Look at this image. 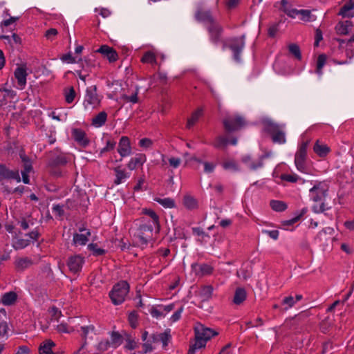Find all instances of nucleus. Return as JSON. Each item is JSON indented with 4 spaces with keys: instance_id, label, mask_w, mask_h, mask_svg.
<instances>
[{
    "instance_id": "3c124183",
    "label": "nucleus",
    "mask_w": 354,
    "mask_h": 354,
    "mask_svg": "<svg viewBox=\"0 0 354 354\" xmlns=\"http://www.w3.org/2000/svg\"><path fill=\"white\" fill-rule=\"evenodd\" d=\"M327 57L325 54H321L317 57L316 73L322 74V69L326 62Z\"/></svg>"
},
{
    "instance_id": "2eb2a0df",
    "label": "nucleus",
    "mask_w": 354,
    "mask_h": 354,
    "mask_svg": "<svg viewBox=\"0 0 354 354\" xmlns=\"http://www.w3.org/2000/svg\"><path fill=\"white\" fill-rule=\"evenodd\" d=\"M95 52L102 54L111 63L115 62L118 59L116 50L107 45H102Z\"/></svg>"
},
{
    "instance_id": "7c9ffc66",
    "label": "nucleus",
    "mask_w": 354,
    "mask_h": 354,
    "mask_svg": "<svg viewBox=\"0 0 354 354\" xmlns=\"http://www.w3.org/2000/svg\"><path fill=\"white\" fill-rule=\"evenodd\" d=\"M107 120V113L105 111H101L97 115H96L93 119H92V124L100 127L103 126Z\"/></svg>"
},
{
    "instance_id": "c756f323",
    "label": "nucleus",
    "mask_w": 354,
    "mask_h": 354,
    "mask_svg": "<svg viewBox=\"0 0 354 354\" xmlns=\"http://www.w3.org/2000/svg\"><path fill=\"white\" fill-rule=\"evenodd\" d=\"M17 299V295L13 291L5 293L1 297V302L5 306H11Z\"/></svg>"
},
{
    "instance_id": "58836bf2",
    "label": "nucleus",
    "mask_w": 354,
    "mask_h": 354,
    "mask_svg": "<svg viewBox=\"0 0 354 354\" xmlns=\"http://www.w3.org/2000/svg\"><path fill=\"white\" fill-rule=\"evenodd\" d=\"M154 201L160 204L165 208H174L176 207L175 201L171 198H155Z\"/></svg>"
},
{
    "instance_id": "f3484780",
    "label": "nucleus",
    "mask_w": 354,
    "mask_h": 354,
    "mask_svg": "<svg viewBox=\"0 0 354 354\" xmlns=\"http://www.w3.org/2000/svg\"><path fill=\"white\" fill-rule=\"evenodd\" d=\"M118 152L121 157H126L131 154L132 149L129 137H121L118 144Z\"/></svg>"
},
{
    "instance_id": "72a5a7b5",
    "label": "nucleus",
    "mask_w": 354,
    "mask_h": 354,
    "mask_svg": "<svg viewBox=\"0 0 354 354\" xmlns=\"http://www.w3.org/2000/svg\"><path fill=\"white\" fill-rule=\"evenodd\" d=\"M203 113V109L202 107L198 108L194 112L192 113L191 118L188 119L187 127L189 129L193 127L198 121L199 118Z\"/></svg>"
},
{
    "instance_id": "e433bc0d",
    "label": "nucleus",
    "mask_w": 354,
    "mask_h": 354,
    "mask_svg": "<svg viewBox=\"0 0 354 354\" xmlns=\"http://www.w3.org/2000/svg\"><path fill=\"white\" fill-rule=\"evenodd\" d=\"M81 330L82 331V334L81 335L83 343L80 348L77 351V353H80V351L84 348V346L87 344L86 337L89 331H93L95 330V327L93 325L82 326L81 327Z\"/></svg>"
},
{
    "instance_id": "9b49d317",
    "label": "nucleus",
    "mask_w": 354,
    "mask_h": 354,
    "mask_svg": "<svg viewBox=\"0 0 354 354\" xmlns=\"http://www.w3.org/2000/svg\"><path fill=\"white\" fill-rule=\"evenodd\" d=\"M15 180L17 182H21V178L18 170H10L6 165L0 164V182L3 180Z\"/></svg>"
},
{
    "instance_id": "473e14b6",
    "label": "nucleus",
    "mask_w": 354,
    "mask_h": 354,
    "mask_svg": "<svg viewBox=\"0 0 354 354\" xmlns=\"http://www.w3.org/2000/svg\"><path fill=\"white\" fill-rule=\"evenodd\" d=\"M285 13L289 16L290 17L294 18L296 15L300 14L303 16V18H309L310 17V11L308 10H297V9H292V10H285Z\"/></svg>"
},
{
    "instance_id": "9d476101",
    "label": "nucleus",
    "mask_w": 354,
    "mask_h": 354,
    "mask_svg": "<svg viewBox=\"0 0 354 354\" xmlns=\"http://www.w3.org/2000/svg\"><path fill=\"white\" fill-rule=\"evenodd\" d=\"M192 270L196 276L203 277L212 274L214 268L207 263H195L192 264Z\"/></svg>"
},
{
    "instance_id": "09e8293b",
    "label": "nucleus",
    "mask_w": 354,
    "mask_h": 354,
    "mask_svg": "<svg viewBox=\"0 0 354 354\" xmlns=\"http://www.w3.org/2000/svg\"><path fill=\"white\" fill-rule=\"evenodd\" d=\"M142 63H149L151 64H156L157 63L156 55L151 51L146 52L141 58Z\"/></svg>"
},
{
    "instance_id": "052dcab7",
    "label": "nucleus",
    "mask_w": 354,
    "mask_h": 354,
    "mask_svg": "<svg viewBox=\"0 0 354 354\" xmlns=\"http://www.w3.org/2000/svg\"><path fill=\"white\" fill-rule=\"evenodd\" d=\"M281 179L290 183H296L299 178L297 174H283L281 175Z\"/></svg>"
},
{
    "instance_id": "69168bd1",
    "label": "nucleus",
    "mask_w": 354,
    "mask_h": 354,
    "mask_svg": "<svg viewBox=\"0 0 354 354\" xmlns=\"http://www.w3.org/2000/svg\"><path fill=\"white\" fill-rule=\"evenodd\" d=\"M121 97H122V99H123L126 102H131L132 103H137L138 102V91H136L131 96H129V95H127L126 94H123Z\"/></svg>"
},
{
    "instance_id": "f03ea898",
    "label": "nucleus",
    "mask_w": 354,
    "mask_h": 354,
    "mask_svg": "<svg viewBox=\"0 0 354 354\" xmlns=\"http://www.w3.org/2000/svg\"><path fill=\"white\" fill-rule=\"evenodd\" d=\"M328 189L324 188L321 183L314 185L310 189V198L314 202L320 203L319 205H314L313 206V210L315 213H321L326 210L324 199L327 195Z\"/></svg>"
},
{
    "instance_id": "a878e982",
    "label": "nucleus",
    "mask_w": 354,
    "mask_h": 354,
    "mask_svg": "<svg viewBox=\"0 0 354 354\" xmlns=\"http://www.w3.org/2000/svg\"><path fill=\"white\" fill-rule=\"evenodd\" d=\"M6 317V310L3 308L0 309V338L3 337L8 334V326L5 320Z\"/></svg>"
},
{
    "instance_id": "603ef678",
    "label": "nucleus",
    "mask_w": 354,
    "mask_h": 354,
    "mask_svg": "<svg viewBox=\"0 0 354 354\" xmlns=\"http://www.w3.org/2000/svg\"><path fill=\"white\" fill-rule=\"evenodd\" d=\"M30 244V240L19 239L13 243V248L15 250H21L26 248Z\"/></svg>"
},
{
    "instance_id": "a18cd8bd",
    "label": "nucleus",
    "mask_w": 354,
    "mask_h": 354,
    "mask_svg": "<svg viewBox=\"0 0 354 354\" xmlns=\"http://www.w3.org/2000/svg\"><path fill=\"white\" fill-rule=\"evenodd\" d=\"M251 267L249 265L243 266L241 268L237 271V275L239 278H243L246 280L248 278H250L252 274Z\"/></svg>"
},
{
    "instance_id": "13d9d810",
    "label": "nucleus",
    "mask_w": 354,
    "mask_h": 354,
    "mask_svg": "<svg viewBox=\"0 0 354 354\" xmlns=\"http://www.w3.org/2000/svg\"><path fill=\"white\" fill-rule=\"evenodd\" d=\"M353 166L351 169L344 170L342 173V178L345 180V183H352L354 180V177L353 176Z\"/></svg>"
},
{
    "instance_id": "864d4df0",
    "label": "nucleus",
    "mask_w": 354,
    "mask_h": 354,
    "mask_svg": "<svg viewBox=\"0 0 354 354\" xmlns=\"http://www.w3.org/2000/svg\"><path fill=\"white\" fill-rule=\"evenodd\" d=\"M286 133L283 130L278 131L277 135H272V141L274 143L283 144L286 142Z\"/></svg>"
},
{
    "instance_id": "c85d7f7f",
    "label": "nucleus",
    "mask_w": 354,
    "mask_h": 354,
    "mask_svg": "<svg viewBox=\"0 0 354 354\" xmlns=\"http://www.w3.org/2000/svg\"><path fill=\"white\" fill-rule=\"evenodd\" d=\"M313 150L317 156L324 158L330 152V148L326 145H319V140L315 142Z\"/></svg>"
},
{
    "instance_id": "393cba45",
    "label": "nucleus",
    "mask_w": 354,
    "mask_h": 354,
    "mask_svg": "<svg viewBox=\"0 0 354 354\" xmlns=\"http://www.w3.org/2000/svg\"><path fill=\"white\" fill-rule=\"evenodd\" d=\"M307 155L297 152L295 157V163L297 169L301 171L305 172L306 169V160Z\"/></svg>"
},
{
    "instance_id": "de8ad7c7",
    "label": "nucleus",
    "mask_w": 354,
    "mask_h": 354,
    "mask_svg": "<svg viewBox=\"0 0 354 354\" xmlns=\"http://www.w3.org/2000/svg\"><path fill=\"white\" fill-rule=\"evenodd\" d=\"M288 50L291 55L297 60L301 59V53L299 46L296 44H290L288 46Z\"/></svg>"
},
{
    "instance_id": "6e6552de",
    "label": "nucleus",
    "mask_w": 354,
    "mask_h": 354,
    "mask_svg": "<svg viewBox=\"0 0 354 354\" xmlns=\"http://www.w3.org/2000/svg\"><path fill=\"white\" fill-rule=\"evenodd\" d=\"M224 129L227 133L240 130L245 125L244 118L240 115L227 116L223 120Z\"/></svg>"
},
{
    "instance_id": "49530a36",
    "label": "nucleus",
    "mask_w": 354,
    "mask_h": 354,
    "mask_svg": "<svg viewBox=\"0 0 354 354\" xmlns=\"http://www.w3.org/2000/svg\"><path fill=\"white\" fill-rule=\"evenodd\" d=\"M73 241L75 245H85L88 241V238L83 234L75 233Z\"/></svg>"
},
{
    "instance_id": "1a4fd4ad",
    "label": "nucleus",
    "mask_w": 354,
    "mask_h": 354,
    "mask_svg": "<svg viewBox=\"0 0 354 354\" xmlns=\"http://www.w3.org/2000/svg\"><path fill=\"white\" fill-rule=\"evenodd\" d=\"M73 140L82 147L86 148L90 144V140L86 132L82 129L74 128L71 131Z\"/></svg>"
},
{
    "instance_id": "a19ab883",
    "label": "nucleus",
    "mask_w": 354,
    "mask_h": 354,
    "mask_svg": "<svg viewBox=\"0 0 354 354\" xmlns=\"http://www.w3.org/2000/svg\"><path fill=\"white\" fill-rule=\"evenodd\" d=\"M60 59L64 62H67L70 64L82 63V64H83V59L82 58H80L77 61H76L75 58L72 56L71 53H68L66 54L62 55ZM84 62L86 64L88 63L87 59L86 58L84 59Z\"/></svg>"
},
{
    "instance_id": "6e6d98bb",
    "label": "nucleus",
    "mask_w": 354,
    "mask_h": 354,
    "mask_svg": "<svg viewBox=\"0 0 354 354\" xmlns=\"http://www.w3.org/2000/svg\"><path fill=\"white\" fill-rule=\"evenodd\" d=\"M170 330L167 329L164 333H160V341L162 342L163 347H166L168 345V342L171 339Z\"/></svg>"
},
{
    "instance_id": "2f4dec72",
    "label": "nucleus",
    "mask_w": 354,
    "mask_h": 354,
    "mask_svg": "<svg viewBox=\"0 0 354 354\" xmlns=\"http://www.w3.org/2000/svg\"><path fill=\"white\" fill-rule=\"evenodd\" d=\"M270 206L272 210L277 212H284L288 208V205L285 202L278 200H271L270 201Z\"/></svg>"
},
{
    "instance_id": "bb28decb",
    "label": "nucleus",
    "mask_w": 354,
    "mask_h": 354,
    "mask_svg": "<svg viewBox=\"0 0 354 354\" xmlns=\"http://www.w3.org/2000/svg\"><path fill=\"white\" fill-rule=\"evenodd\" d=\"M354 8V0H349L348 3L344 4L339 10L338 15L343 18L352 17L353 15L350 12Z\"/></svg>"
},
{
    "instance_id": "aec40b11",
    "label": "nucleus",
    "mask_w": 354,
    "mask_h": 354,
    "mask_svg": "<svg viewBox=\"0 0 354 354\" xmlns=\"http://www.w3.org/2000/svg\"><path fill=\"white\" fill-rule=\"evenodd\" d=\"M33 264V261L29 257L18 258L15 261V269L17 272H23Z\"/></svg>"
},
{
    "instance_id": "8fccbe9b",
    "label": "nucleus",
    "mask_w": 354,
    "mask_h": 354,
    "mask_svg": "<svg viewBox=\"0 0 354 354\" xmlns=\"http://www.w3.org/2000/svg\"><path fill=\"white\" fill-rule=\"evenodd\" d=\"M222 166L225 170H231L233 171H239V167L235 160H230L223 162Z\"/></svg>"
},
{
    "instance_id": "774afa93",
    "label": "nucleus",
    "mask_w": 354,
    "mask_h": 354,
    "mask_svg": "<svg viewBox=\"0 0 354 354\" xmlns=\"http://www.w3.org/2000/svg\"><path fill=\"white\" fill-rule=\"evenodd\" d=\"M279 23H275L272 25H271L268 30V35L270 37H274L276 36L277 32L279 30Z\"/></svg>"
},
{
    "instance_id": "c9c22d12",
    "label": "nucleus",
    "mask_w": 354,
    "mask_h": 354,
    "mask_svg": "<svg viewBox=\"0 0 354 354\" xmlns=\"http://www.w3.org/2000/svg\"><path fill=\"white\" fill-rule=\"evenodd\" d=\"M271 155H272L271 151H268V152H266L265 153L262 154L259 157V158L257 162H251L250 164V166H249L250 169L256 170L259 168L262 167L263 165V160L269 158Z\"/></svg>"
},
{
    "instance_id": "a211bd4d",
    "label": "nucleus",
    "mask_w": 354,
    "mask_h": 354,
    "mask_svg": "<svg viewBox=\"0 0 354 354\" xmlns=\"http://www.w3.org/2000/svg\"><path fill=\"white\" fill-rule=\"evenodd\" d=\"M86 102L91 105H98L100 102L99 96L97 93V86L95 85L87 88L86 91Z\"/></svg>"
},
{
    "instance_id": "c03bdc74",
    "label": "nucleus",
    "mask_w": 354,
    "mask_h": 354,
    "mask_svg": "<svg viewBox=\"0 0 354 354\" xmlns=\"http://www.w3.org/2000/svg\"><path fill=\"white\" fill-rule=\"evenodd\" d=\"M19 156L21 161L24 162V169L26 170V171H30L32 169V166L29 157L25 154V152L23 150L20 151Z\"/></svg>"
},
{
    "instance_id": "338daca9",
    "label": "nucleus",
    "mask_w": 354,
    "mask_h": 354,
    "mask_svg": "<svg viewBox=\"0 0 354 354\" xmlns=\"http://www.w3.org/2000/svg\"><path fill=\"white\" fill-rule=\"evenodd\" d=\"M137 319H138V315L135 311L131 312L129 315L128 320L130 324V326L133 328H136L137 327Z\"/></svg>"
},
{
    "instance_id": "0eeeda50",
    "label": "nucleus",
    "mask_w": 354,
    "mask_h": 354,
    "mask_svg": "<svg viewBox=\"0 0 354 354\" xmlns=\"http://www.w3.org/2000/svg\"><path fill=\"white\" fill-rule=\"evenodd\" d=\"M245 35L234 37L228 39L227 48L232 52L233 59L236 62H241V54L245 46Z\"/></svg>"
},
{
    "instance_id": "ddd939ff",
    "label": "nucleus",
    "mask_w": 354,
    "mask_h": 354,
    "mask_svg": "<svg viewBox=\"0 0 354 354\" xmlns=\"http://www.w3.org/2000/svg\"><path fill=\"white\" fill-rule=\"evenodd\" d=\"M84 258L79 254L71 256L67 261V266L71 272L77 273L82 270Z\"/></svg>"
},
{
    "instance_id": "4468645a",
    "label": "nucleus",
    "mask_w": 354,
    "mask_h": 354,
    "mask_svg": "<svg viewBox=\"0 0 354 354\" xmlns=\"http://www.w3.org/2000/svg\"><path fill=\"white\" fill-rule=\"evenodd\" d=\"M28 73L26 64L18 66L14 73L15 77L17 80V84L20 89H24L26 85V77Z\"/></svg>"
},
{
    "instance_id": "7ed1b4c3",
    "label": "nucleus",
    "mask_w": 354,
    "mask_h": 354,
    "mask_svg": "<svg viewBox=\"0 0 354 354\" xmlns=\"http://www.w3.org/2000/svg\"><path fill=\"white\" fill-rule=\"evenodd\" d=\"M194 17L197 22L204 24L205 26L217 20L212 10L206 8L203 2H198L196 4Z\"/></svg>"
},
{
    "instance_id": "20e7f679",
    "label": "nucleus",
    "mask_w": 354,
    "mask_h": 354,
    "mask_svg": "<svg viewBox=\"0 0 354 354\" xmlns=\"http://www.w3.org/2000/svg\"><path fill=\"white\" fill-rule=\"evenodd\" d=\"M140 221L142 223L138 227L136 236L139 239L141 244L147 245L152 239L155 227L150 221H147L144 217L140 218Z\"/></svg>"
},
{
    "instance_id": "f257e3e1",
    "label": "nucleus",
    "mask_w": 354,
    "mask_h": 354,
    "mask_svg": "<svg viewBox=\"0 0 354 354\" xmlns=\"http://www.w3.org/2000/svg\"><path fill=\"white\" fill-rule=\"evenodd\" d=\"M70 161V158L64 153L50 151L48 160V167L50 169L53 175L59 177L62 176L61 169L65 167Z\"/></svg>"
},
{
    "instance_id": "ea45409f",
    "label": "nucleus",
    "mask_w": 354,
    "mask_h": 354,
    "mask_svg": "<svg viewBox=\"0 0 354 354\" xmlns=\"http://www.w3.org/2000/svg\"><path fill=\"white\" fill-rule=\"evenodd\" d=\"M87 248L92 252L93 255L95 257L103 256L106 253V250L99 248L97 243H90L88 245Z\"/></svg>"
},
{
    "instance_id": "6ab92c4d",
    "label": "nucleus",
    "mask_w": 354,
    "mask_h": 354,
    "mask_svg": "<svg viewBox=\"0 0 354 354\" xmlns=\"http://www.w3.org/2000/svg\"><path fill=\"white\" fill-rule=\"evenodd\" d=\"M353 22L351 20L340 21L335 26V30L338 35H346L353 27Z\"/></svg>"
},
{
    "instance_id": "5fc2aeb1",
    "label": "nucleus",
    "mask_w": 354,
    "mask_h": 354,
    "mask_svg": "<svg viewBox=\"0 0 354 354\" xmlns=\"http://www.w3.org/2000/svg\"><path fill=\"white\" fill-rule=\"evenodd\" d=\"M76 93L73 86H71L68 91H65V100L68 104H71L74 101Z\"/></svg>"
},
{
    "instance_id": "f8f14e48",
    "label": "nucleus",
    "mask_w": 354,
    "mask_h": 354,
    "mask_svg": "<svg viewBox=\"0 0 354 354\" xmlns=\"http://www.w3.org/2000/svg\"><path fill=\"white\" fill-rule=\"evenodd\" d=\"M129 289H111L109 296L114 305H120L125 300Z\"/></svg>"
},
{
    "instance_id": "680f3d73",
    "label": "nucleus",
    "mask_w": 354,
    "mask_h": 354,
    "mask_svg": "<svg viewBox=\"0 0 354 354\" xmlns=\"http://www.w3.org/2000/svg\"><path fill=\"white\" fill-rule=\"evenodd\" d=\"M308 313L301 312L298 315H295L293 317H292L291 319L295 322L299 323L304 322L308 318Z\"/></svg>"
},
{
    "instance_id": "bf43d9fd",
    "label": "nucleus",
    "mask_w": 354,
    "mask_h": 354,
    "mask_svg": "<svg viewBox=\"0 0 354 354\" xmlns=\"http://www.w3.org/2000/svg\"><path fill=\"white\" fill-rule=\"evenodd\" d=\"M353 289H351V290L346 293L344 299L342 300V301H340V300H336L335 301H334L328 308H327V311L328 312H332L335 308L336 306H337L338 305H339L340 304H342L343 302H344L347 299L348 297L352 294V290Z\"/></svg>"
},
{
    "instance_id": "4be33fe9",
    "label": "nucleus",
    "mask_w": 354,
    "mask_h": 354,
    "mask_svg": "<svg viewBox=\"0 0 354 354\" xmlns=\"http://www.w3.org/2000/svg\"><path fill=\"white\" fill-rule=\"evenodd\" d=\"M142 214L149 216L151 220H149L155 227L156 232L159 233L160 225L159 223V216L158 214L151 209L145 208L142 209Z\"/></svg>"
},
{
    "instance_id": "423d86ee",
    "label": "nucleus",
    "mask_w": 354,
    "mask_h": 354,
    "mask_svg": "<svg viewBox=\"0 0 354 354\" xmlns=\"http://www.w3.org/2000/svg\"><path fill=\"white\" fill-rule=\"evenodd\" d=\"M205 28L209 35V41L214 45L217 46L221 42H223L224 28L218 20L206 25Z\"/></svg>"
},
{
    "instance_id": "37998d69",
    "label": "nucleus",
    "mask_w": 354,
    "mask_h": 354,
    "mask_svg": "<svg viewBox=\"0 0 354 354\" xmlns=\"http://www.w3.org/2000/svg\"><path fill=\"white\" fill-rule=\"evenodd\" d=\"M111 342L110 343L114 348L119 346L123 342V337L118 332L115 331L111 333Z\"/></svg>"
},
{
    "instance_id": "0e129e2a",
    "label": "nucleus",
    "mask_w": 354,
    "mask_h": 354,
    "mask_svg": "<svg viewBox=\"0 0 354 354\" xmlns=\"http://www.w3.org/2000/svg\"><path fill=\"white\" fill-rule=\"evenodd\" d=\"M48 311L51 314L52 319H55L57 322L59 321V318L62 315V312L55 306H52Z\"/></svg>"
},
{
    "instance_id": "4c0bfd02",
    "label": "nucleus",
    "mask_w": 354,
    "mask_h": 354,
    "mask_svg": "<svg viewBox=\"0 0 354 354\" xmlns=\"http://www.w3.org/2000/svg\"><path fill=\"white\" fill-rule=\"evenodd\" d=\"M212 289H198L195 291V295L198 297L201 301L208 300L212 297Z\"/></svg>"
},
{
    "instance_id": "b1692460",
    "label": "nucleus",
    "mask_w": 354,
    "mask_h": 354,
    "mask_svg": "<svg viewBox=\"0 0 354 354\" xmlns=\"http://www.w3.org/2000/svg\"><path fill=\"white\" fill-rule=\"evenodd\" d=\"M55 346V344L51 339H46L43 342L39 348V354H57L53 352V347Z\"/></svg>"
},
{
    "instance_id": "cd10ccee",
    "label": "nucleus",
    "mask_w": 354,
    "mask_h": 354,
    "mask_svg": "<svg viewBox=\"0 0 354 354\" xmlns=\"http://www.w3.org/2000/svg\"><path fill=\"white\" fill-rule=\"evenodd\" d=\"M184 206L189 210L197 209L198 207V201L191 195H185L183 199Z\"/></svg>"
},
{
    "instance_id": "5701e85b",
    "label": "nucleus",
    "mask_w": 354,
    "mask_h": 354,
    "mask_svg": "<svg viewBox=\"0 0 354 354\" xmlns=\"http://www.w3.org/2000/svg\"><path fill=\"white\" fill-rule=\"evenodd\" d=\"M245 289H236L232 298V303L236 306L243 304L247 298Z\"/></svg>"
},
{
    "instance_id": "79ce46f5",
    "label": "nucleus",
    "mask_w": 354,
    "mask_h": 354,
    "mask_svg": "<svg viewBox=\"0 0 354 354\" xmlns=\"http://www.w3.org/2000/svg\"><path fill=\"white\" fill-rule=\"evenodd\" d=\"M114 171L115 172V179L114 180V183L115 185H119L122 183V180L129 177L127 174L124 171L120 169V167H116L114 168Z\"/></svg>"
},
{
    "instance_id": "dca6fc26",
    "label": "nucleus",
    "mask_w": 354,
    "mask_h": 354,
    "mask_svg": "<svg viewBox=\"0 0 354 354\" xmlns=\"http://www.w3.org/2000/svg\"><path fill=\"white\" fill-rule=\"evenodd\" d=\"M263 131L269 134L272 139V135H277L278 131L283 129V125H279L270 119H266L262 122Z\"/></svg>"
},
{
    "instance_id": "412c9836",
    "label": "nucleus",
    "mask_w": 354,
    "mask_h": 354,
    "mask_svg": "<svg viewBox=\"0 0 354 354\" xmlns=\"http://www.w3.org/2000/svg\"><path fill=\"white\" fill-rule=\"evenodd\" d=\"M146 160L147 157L144 153H138L135 157L131 158L127 164V167L130 170H133L140 166H142Z\"/></svg>"
},
{
    "instance_id": "e2e57ef3",
    "label": "nucleus",
    "mask_w": 354,
    "mask_h": 354,
    "mask_svg": "<svg viewBox=\"0 0 354 354\" xmlns=\"http://www.w3.org/2000/svg\"><path fill=\"white\" fill-rule=\"evenodd\" d=\"M126 342H127V344L124 346V348L128 350H134L138 346L136 341L134 339H131L130 335H127Z\"/></svg>"
},
{
    "instance_id": "39448f33",
    "label": "nucleus",
    "mask_w": 354,
    "mask_h": 354,
    "mask_svg": "<svg viewBox=\"0 0 354 354\" xmlns=\"http://www.w3.org/2000/svg\"><path fill=\"white\" fill-rule=\"evenodd\" d=\"M195 342L198 344L199 347L205 348L206 342L212 337L217 335L218 333L215 332L209 328L204 327L203 325L199 324L194 328Z\"/></svg>"
},
{
    "instance_id": "f704fd0d",
    "label": "nucleus",
    "mask_w": 354,
    "mask_h": 354,
    "mask_svg": "<svg viewBox=\"0 0 354 354\" xmlns=\"http://www.w3.org/2000/svg\"><path fill=\"white\" fill-rule=\"evenodd\" d=\"M301 299V295H296L295 297L290 295L283 298L282 300V304L287 305V307L285 308L286 310L288 308L292 307L297 301H300Z\"/></svg>"
},
{
    "instance_id": "4d7b16f0",
    "label": "nucleus",
    "mask_w": 354,
    "mask_h": 354,
    "mask_svg": "<svg viewBox=\"0 0 354 354\" xmlns=\"http://www.w3.org/2000/svg\"><path fill=\"white\" fill-rule=\"evenodd\" d=\"M229 144V139L223 136H218L216 138L215 143L214 144V147L220 149L225 147Z\"/></svg>"
}]
</instances>
